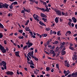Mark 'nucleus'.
<instances>
[{
    "label": "nucleus",
    "instance_id": "393cba45",
    "mask_svg": "<svg viewBox=\"0 0 77 77\" xmlns=\"http://www.w3.org/2000/svg\"><path fill=\"white\" fill-rule=\"evenodd\" d=\"M45 29H46V31H49L51 30L50 28H49V27L47 28L46 27Z\"/></svg>",
    "mask_w": 77,
    "mask_h": 77
},
{
    "label": "nucleus",
    "instance_id": "cd10ccee",
    "mask_svg": "<svg viewBox=\"0 0 77 77\" xmlns=\"http://www.w3.org/2000/svg\"><path fill=\"white\" fill-rule=\"evenodd\" d=\"M27 45H26L24 47H23V50H25V49H26H26H27Z\"/></svg>",
    "mask_w": 77,
    "mask_h": 77
},
{
    "label": "nucleus",
    "instance_id": "412c9836",
    "mask_svg": "<svg viewBox=\"0 0 77 77\" xmlns=\"http://www.w3.org/2000/svg\"><path fill=\"white\" fill-rule=\"evenodd\" d=\"M3 8V4L2 3H0V8Z\"/></svg>",
    "mask_w": 77,
    "mask_h": 77
},
{
    "label": "nucleus",
    "instance_id": "aec40b11",
    "mask_svg": "<svg viewBox=\"0 0 77 77\" xmlns=\"http://www.w3.org/2000/svg\"><path fill=\"white\" fill-rule=\"evenodd\" d=\"M55 21L56 23H58V22H59V20H58V18L57 17H56L55 19Z\"/></svg>",
    "mask_w": 77,
    "mask_h": 77
},
{
    "label": "nucleus",
    "instance_id": "680f3d73",
    "mask_svg": "<svg viewBox=\"0 0 77 77\" xmlns=\"http://www.w3.org/2000/svg\"><path fill=\"white\" fill-rule=\"evenodd\" d=\"M20 74H21V75L22 76H23V73H22L21 72H20Z\"/></svg>",
    "mask_w": 77,
    "mask_h": 77
},
{
    "label": "nucleus",
    "instance_id": "864d4df0",
    "mask_svg": "<svg viewBox=\"0 0 77 77\" xmlns=\"http://www.w3.org/2000/svg\"><path fill=\"white\" fill-rule=\"evenodd\" d=\"M23 10H24V11H25V12H27V10L26 9V8H25L23 7Z\"/></svg>",
    "mask_w": 77,
    "mask_h": 77
},
{
    "label": "nucleus",
    "instance_id": "6e6552de",
    "mask_svg": "<svg viewBox=\"0 0 77 77\" xmlns=\"http://www.w3.org/2000/svg\"><path fill=\"white\" fill-rule=\"evenodd\" d=\"M6 73L7 75H13L14 74V72L12 71H8L6 72Z\"/></svg>",
    "mask_w": 77,
    "mask_h": 77
},
{
    "label": "nucleus",
    "instance_id": "bb28decb",
    "mask_svg": "<svg viewBox=\"0 0 77 77\" xmlns=\"http://www.w3.org/2000/svg\"><path fill=\"white\" fill-rule=\"evenodd\" d=\"M62 55H65L66 54V51H63L62 53Z\"/></svg>",
    "mask_w": 77,
    "mask_h": 77
},
{
    "label": "nucleus",
    "instance_id": "473e14b6",
    "mask_svg": "<svg viewBox=\"0 0 77 77\" xmlns=\"http://www.w3.org/2000/svg\"><path fill=\"white\" fill-rule=\"evenodd\" d=\"M12 5L14 4V5H17L18 4V3H17V2H14L12 3Z\"/></svg>",
    "mask_w": 77,
    "mask_h": 77
},
{
    "label": "nucleus",
    "instance_id": "1a4fd4ad",
    "mask_svg": "<svg viewBox=\"0 0 77 77\" xmlns=\"http://www.w3.org/2000/svg\"><path fill=\"white\" fill-rule=\"evenodd\" d=\"M50 53L51 54H52L53 57H54L55 56H56V54H55V52H54V51L53 50H50Z\"/></svg>",
    "mask_w": 77,
    "mask_h": 77
},
{
    "label": "nucleus",
    "instance_id": "8fccbe9b",
    "mask_svg": "<svg viewBox=\"0 0 77 77\" xmlns=\"http://www.w3.org/2000/svg\"><path fill=\"white\" fill-rule=\"evenodd\" d=\"M27 59L28 61H30V59H29V57H28V56H27Z\"/></svg>",
    "mask_w": 77,
    "mask_h": 77
},
{
    "label": "nucleus",
    "instance_id": "5701e85b",
    "mask_svg": "<svg viewBox=\"0 0 77 77\" xmlns=\"http://www.w3.org/2000/svg\"><path fill=\"white\" fill-rule=\"evenodd\" d=\"M0 28H1L2 29H4V26L2 25L1 23H0Z\"/></svg>",
    "mask_w": 77,
    "mask_h": 77
},
{
    "label": "nucleus",
    "instance_id": "f3484780",
    "mask_svg": "<svg viewBox=\"0 0 77 77\" xmlns=\"http://www.w3.org/2000/svg\"><path fill=\"white\" fill-rule=\"evenodd\" d=\"M72 20L73 21L74 23H76L77 22V19L74 17L72 18Z\"/></svg>",
    "mask_w": 77,
    "mask_h": 77
},
{
    "label": "nucleus",
    "instance_id": "b1692460",
    "mask_svg": "<svg viewBox=\"0 0 77 77\" xmlns=\"http://www.w3.org/2000/svg\"><path fill=\"white\" fill-rule=\"evenodd\" d=\"M58 43H59L58 41H55L53 43V44H57Z\"/></svg>",
    "mask_w": 77,
    "mask_h": 77
},
{
    "label": "nucleus",
    "instance_id": "69168bd1",
    "mask_svg": "<svg viewBox=\"0 0 77 77\" xmlns=\"http://www.w3.org/2000/svg\"><path fill=\"white\" fill-rule=\"evenodd\" d=\"M60 20L61 22H62L63 21V19L62 18H60Z\"/></svg>",
    "mask_w": 77,
    "mask_h": 77
},
{
    "label": "nucleus",
    "instance_id": "052dcab7",
    "mask_svg": "<svg viewBox=\"0 0 77 77\" xmlns=\"http://www.w3.org/2000/svg\"><path fill=\"white\" fill-rule=\"evenodd\" d=\"M29 55V54H27V56L28 57H29V58H30V59H31V57H30V55Z\"/></svg>",
    "mask_w": 77,
    "mask_h": 77
},
{
    "label": "nucleus",
    "instance_id": "6e6d98bb",
    "mask_svg": "<svg viewBox=\"0 0 77 77\" xmlns=\"http://www.w3.org/2000/svg\"><path fill=\"white\" fill-rule=\"evenodd\" d=\"M71 23L70 22H69L68 23V25H69L70 26H71Z\"/></svg>",
    "mask_w": 77,
    "mask_h": 77
},
{
    "label": "nucleus",
    "instance_id": "37998d69",
    "mask_svg": "<svg viewBox=\"0 0 77 77\" xmlns=\"http://www.w3.org/2000/svg\"><path fill=\"white\" fill-rule=\"evenodd\" d=\"M30 67H31V68H32V69L33 68H35V67L33 66L30 65Z\"/></svg>",
    "mask_w": 77,
    "mask_h": 77
},
{
    "label": "nucleus",
    "instance_id": "39448f33",
    "mask_svg": "<svg viewBox=\"0 0 77 77\" xmlns=\"http://www.w3.org/2000/svg\"><path fill=\"white\" fill-rule=\"evenodd\" d=\"M65 44V42H63L60 43V47H59V49L60 50H62L63 47L64 45Z\"/></svg>",
    "mask_w": 77,
    "mask_h": 77
},
{
    "label": "nucleus",
    "instance_id": "0eeeda50",
    "mask_svg": "<svg viewBox=\"0 0 77 77\" xmlns=\"http://www.w3.org/2000/svg\"><path fill=\"white\" fill-rule=\"evenodd\" d=\"M33 53H34L33 51H32L31 52H29V53H28V54L32 58L34 59V58H35V57H34V56H33Z\"/></svg>",
    "mask_w": 77,
    "mask_h": 77
},
{
    "label": "nucleus",
    "instance_id": "a18cd8bd",
    "mask_svg": "<svg viewBox=\"0 0 77 77\" xmlns=\"http://www.w3.org/2000/svg\"><path fill=\"white\" fill-rule=\"evenodd\" d=\"M50 33L51 35H52V34H53V31L52 30H51Z\"/></svg>",
    "mask_w": 77,
    "mask_h": 77
},
{
    "label": "nucleus",
    "instance_id": "0e129e2a",
    "mask_svg": "<svg viewBox=\"0 0 77 77\" xmlns=\"http://www.w3.org/2000/svg\"><path fill=\"white\" fill-rule=\"evenodd\" d=\"M44 36L45 37H46V36H47V35L46 34H44Z\"/></svg>",
    "mask_w": 77,
    "mask_h": 77
},
{
    "label": "nucleus",
    "instance_id": "79ce46f5",
    "mask_svg": "<svg viewBox=\"0 0 77 77\" xmlns=\"http://www.w3.org/2000/svg\"><path fill=\"white\" fill-rule=\"evenodd\" d=\"M26 12L28 13H29V12H30V9H28L27 10Z\"/></svg>",
    "mask_w": 77,
    "mask_h": 77
},
{
    "label": "nucleus",
    "instance_id": "72a5a7b5",
    "mask_svg": "<svg viewBox=\"0 0 77 77\" xmlns=\"http://www.w3.org/2000/svg\"><path fill=\"white\" fill-rule=\"evenodd\" d=\"M50 69V67H46V70L47 71H49Z\"/></svg>",
    "mask_w": 77,
    "mask_h": 77
},
{
    "label": "nucleus",
    "instance_id": "423d86ee",
    "mask_svg": "<svg viewBox=\"0 0 77 77\" xmlns=\"http://www.w3.org/2000/svg\"><path fill=\"white\" fill-rule=\"evenodd\" d=\"M55 11L58 15H59V16L62 15V12L60 10H55Z\"/></svg>",
    "mask_w": 77,
    "mask_h": 77
},
{
    "label": "nucleus",
    "instance_id": "e433bc0d",
    "mask_svg": "<svg viewBox=\"0 0 77 77\" xmlns=\"http://www.w3.org/2000/svg\"><path fill=\"white\" fill-rule=\"evenodd\" d=\"M50 12V11L49 10V9H48V8H46L45 10V12Z\"/></svg>",
    "mask_w": 77,
    "mask_h": 77
},
{
    "label": "nucleus",
    "instance_id": "3c124183",
    "mask_svg": "<svg viewBox=\"0 0 77 77\" xmlns=\"http://www.w3.org/2000/svg\"><path fill=\"white\" fill-rule=\"evenodd\" d=\"M24 36H25V38H28V35H25Z\"/></svg>",
    "mask_w": 77,
    "mask_h": 77
},
{
    "label": "nucleus",
    "instance_id": "ea45409f",
    "mask_svg": "<svg viewBox=\"0 0 77 77\" xmlns=\"http://www.w3.org/2000/svg\"><path fill=\"white\" fill-rule=\"evenodd\" d=\"M19 32L20 33H23V30L21 29H20L19 31Z\"/></svg>",
    "mask_w": 77,
    "mask_h": 77
},
{
    "label": "nucleus",
    "instance_id": "13d9d810",
    "mask_svg": "<svg viewBox=\"0 0 77 77\" xmlns=\"http://www.w3.org/2000/svg\"><path fill=\"white\" fill-rule=\"evenodd\" d=\"M64 74H66V73H67V72L66 70H64Z\"/></svg>",
    "mask_w": 77,
    "mask_h": 77
},
{
    "label": "nucleus",
    "instance_id": "bf43d9fd",
    "mask_svg": "<svg viewBox=\"0 0 77 77\" xmlns=\"http://www.w3.org/2000/svg\"><path fill=\"white\" fill-rule=\"evenodd\" d=\"M70 47H72V46L73 45V44H72V43H70Z\"/></svg>",
    "mask_w": 77,
    "mask_h": 77
},
{
    "label": "nucleus",
    "instance_id": "dca6fc26",
    "mask_svg": "<svg viewBox=\"0 0 77 77\" xmlns=\"http://www.w3.org/2000/svg\"><path fill=\"white\" fill-rule=\"evenodd\" d=\"M25 30L26 31H28L29 32V31H31V30L29 29V27H26L25 28Z\"/></svg>",
    "mask_w": 77,
    "mask_h": 77
},
{
    "label": "nucleus",
    "instance_id": "c756f323",
    "mask_svg": "<svg viewBox=\"0 0 77 77\" xmlns=\"http://www.w3.org/2000/svg\"><path fill=\"white\" fill-rule=\"evenodd\" d=\"M60 33V31H58L57 32V35H58V36H60V35H61V33Z\"/></svg>",
    "mask_w": 77,
    "mask_h": 77
},
{
    "label": "nucleus",
    "instance_id": "c03bdc74",
    "mask_svg": "<svg viewBox=\"0 0 77 77\" xmlns=\"http://www.w3.org/2000/svg\"><path fill=\"white\" fill-rule=\"evenodd\" d=\"M34 59L35 60H36V61H38V59L36 58V57H35Z\"/></svg>",
    "mask_w": 77,
    "mask_h": 77
},
{
    "label": "nucleus",
    "instance_id": "f704fd0d",
    "mask_svg": "<svg viewBox=\"0 0 77 77\" xmlns=\"http://www.w3.org/2000/svg\"><path fill=\"white\" fill-rule=\"evenodd\" d=\"M18 38H19V39H23L24 38V37H23V36H19L18 37Z\"/></svg>",
    "mask_w": 77,
    "mask_h": 77
},
{
    "label": "nucleus",
    "instance_id": "2f4dec72",
    "mask_svg": "<svg viewBox=\"0 0 77 77\" xmlns=\"http://www.w3.org/2000/svg\"><path fill=\"white\" fill-rule=\"evenodd\" d=\"M42 20L44 21L45 22H46L47 21V19L45 18H42Z\"/></svg>",
    "mask_w": 77,
    "mask_h": 77
},
{
    "label": "nucleus",
    "instance_id": "a19ab883",
    "mask_svg": "<svg viewBox=\"0 0 77 77\" xmlns=\"http://www.w3.org/2000/svg\"><path fill=\"white\" fill-rule=\"evenodd\" d=\"M31 36H32V37L33 38H36V36L33 35V34L32 35H31Z\"/></svg>",
    "mask_w": 77,
    "mask_h": 77
},
{
    "label": "nucleus",
    "instance_id": "c9c22d12",
    "mask_svg": "<svg viewBox=\"0 0 77 77\" xmlns=\"http://www.w3.org/2000/svg\"><path fill=\"white\" fill-rule=\"evenodd\" d=\"M29 20H28L26 22V23L25 24V26H27V25H28V24H29Z\"/></svg>",
    "mask_w": 77,
    "mask_h": 77
},
{
    "label": "nucleus",
    "instance_id": "f8f14e48",
    "mask_svg": "<svg viewBox=\"0 0 77 77\" xmlns=\"http://www.w3.org/2000/svg\"><path fill=\"white\" fill-rule=\"evenodd\" d=\"M40 16L41 17H42L43 18H47V15L45 14L44 13H41L40 14Z\"/></svg>",
    "mask_w": 77,
    "mask_h": 77
},
{
    "label": "nucleus",
    "instance_id": "c85d7f7f",
    "mask_svg": "<svg viewBox=\"0 0 77 77\" xmlns=\"http://www.w3.org/2000/svg\"><path fill=\"white\" fill-rule=\"evenodd\" d=\"M59 47H57V48L55 49V51L56 52L57 51H59Z\"/></svg>",
    "mask_w": 77,
    "mask_h": 77
},
{
    "label": "nucleus",
    "instance_id": "4468645a",
    "mask_svg": "<svg viewBox=\"0 0 77 77\" xmlns=\"http://www.w3.org/2000/svg\"><path fill=\"white\" fill-rule=\"evenodd\" d=\"M27 63H29L30 65H33V66L35 65V64H33V61H32V60H31V61L29 62V61H27Z\"/></svg>",
    "mask_w": 77,
    "mask_h": 77
},
{
    "label": "nucleus",
    "instance_id": "6ab92c4d",
    "mask_svg": "<svg viewBox=\"0 0 77 77\" xmlns=\"http://www.w3.org/2000/svg\"><path fill=\"white\" fill-rule=\"evenodd\" d=\"M74 57H72L73 60H76L77 59V56L76 55H73Z\"/></svg>",
    "mask_w": 77,
    "mask_h": 77
},
{
    "label": "nucleus",
    "instance_id": "4c0bfd02",
    "mask_svg": "<svg viewBox=\"0 0 77 77\" xmlns=\"http://www.w3.org/2000/svg\"><path fill=\"white\" fill-rule=\"evenodd\" d=\"M69 48L70 50H74V48L71 47V46L69 47Z\"/></svg>",
    "mask_w": 77,
    "mask_h": 77
},
{
    "label": "nucleus",
    "instance_id": "5fc2aeb1",
    "mask_svg": "<svg viewBox=\"0 0 77 77\" xmlns=\"http://www.w3.org/2000/svg\"><path fill=\"white\" fill-rule=\"evenodd\" d=\"M50 44V42L49 41H48L47 42V45H49Z\"/></svg>",
    "mask_w": 77,
    "mask_h": 77
},
{
    "label": "nucleus",
    "instance_id": "f03ea898",
    "mask_svg": "<svg viewBox=\"0 0 77 77\" xmlns=\"http://www.w3.org/2000/svg\"><path fill=\"white\" fill-rule=\"evenodd\" d=\"M0 49L3 53H6V50L5 49V48L3 47L1 44H0Z\"/></svg>",
    "mask_w": 77,
    "mask_h": 77
},
{
    "label": "nucleus",
    "instance_id": "7c9ffc66",
    "mask_svg": "<svg viewBox=\"0 0 77 77\" xmlns=\"http://www.w3.org/2000/svg\"><path fill=\"white\" fill-rule=\"evenodd\" d=\"M69 33V34H68V35H70L71 34V32L70 31H67L66 32V33Z\"/></svg>",
    "mask_w": 77,
    "mask_h": 77
},
{
    "label": "nucleus",
    "instance_id": "4be33fe9",
    "mask_svg": "<svg viewBox=\"0 0 77 77\" xmlns=\"http://www.w3.org/2000/svg\"><path fill=\"white\" fill-rule=\"evenodd\" d=\"M13 4H11V5L9 6V8H10V9H13Z\"/></svg>",
    "mask_w": 77,
    "mask_h": 77
},
{
    "label": "nucleus",
    "instance_id": "49530a36",
    "mask_svg": "<svg viewBox=\"0 0 77 77\" xmlns=\"http://www.w3.org/2000/svg\"><path fill=\"white\" fill-rule=\"evenodd\" d=\"M47 58H48V59H52V60H53V59L51 58V57H48Z\"/></svg>",
    "mask_w": 77,
    "mask_h": 77
},
{
    "label": "nucleus",
    "instance_id": "7ed1b4c3",
    "mask_svg": "<svg viewBox=\"0 0 77 77\" xmlns=\"http://www.w3.org/2000/svg\"><path fill=\"white\" fill-rule=\"evenodd\" d=\"M26 45H28L27 47L28 48H30L31 46H32L33 45V43H30V40H28V42L26 43Z\"/></svg>",
    "mask_w": 77,
    "mask_h": 77
},
{
    "label": "nucleus",
    "instance_id": "338daca9",
    "mask_svg": "<svg viewBox=\"0 0 77 77\" xmlns=\"http://www.w3.org/2000/svg\"><path fill=\"white\" fill-rule=\"evenodd\" d=\"M48 47H49V48H50L51 49L52 48V46L51 45H49L48 46Z\"/></svg>",
    "mask_w": 77,
    "mask_h": 77
},
{
    "label": "nucleus",
    "instance_id": "4d7b16f0",
    "mask_svg": "<svg viewBox=\"0 0 77 77\" xmlns=\"http://www.w3.org/2000/svg\"><path fill=\"white\" fill-rule=\"evenodd\" d=\"M43 5H47V3L45 2H43Z\"/></svg>",
    "mask_w": 77,
    "mask_h": 77
},
{
    "label": "nucleus",
    "instance_id": "603ef678",
    "mask_svg": "<svg viewBox=\"0 0 77 77\" xmlns=\"http://www.w3.org/2000/svg\"><path fill=\"white\" fill-rule=\"evenodd\" d=\"M62 14V15H64L65 14V13H64V12H63V11H62V13L61 14Z\"/></svg>",
    "mask_w": 77,
    "mask_h": 77
},
{
    "label": "nucleus",
    "instance_id": "20e7f679",
    "mask_svg": "<svg viewBox=\"0 0 77 77\" xmlns=\"http://www.w3.org/2000/svg\"><path fill=\"white\" fill-rule=\"evenodd\" d=\"M33 18L36 21H39V17L38 15H36L35 14H34L33 15Z\"/></svg>",
    "mask_w": 77,
    "mask_h": 77
},
{
    "label": "nucleus",
    "instance_id": "9b49d317",
    "mask_svg": "<svg viewBox=\"0 0 77 77\" xmlns=\"http://www.w3.org/2000/svg\"><path fill=\"white\" fill-rule=\"evenodd\" d=\"M9 6V5L7 4L6 3H5V4H3V8H6V9H8V6Z\"/></svg>",
    "mask_w": 77,
    "mask_h": 77
},
{
    "label": "nucleus",
    "instance_id": "f257e3e1",
    "mask_svg": "<svg viewBox=\"0 0 77 77\" xmlns=\"http://www.w3.org/2000/svg\"><path fill=\"white\" fill-rule=\"evenodd\" d=\"M0 65H3L5 69H6V62L4 61H2L1 63H0Z\"/></svg>",
    "mask_w": 77,
    "mask_h": 77
},
{
    "label": "nucleus",
    "instance_id": "9d476101",
    "mask_svg": "<svg viewBox=\"0 0 77 77\" xmlns=\"http://www.w3.org/2000/svg\"><path fill=\"white\" fill-rule=\"evenodd\" d=\"M20 52L19 51H17L15 52V55L16 56L18 57H20V55H19V53Z\"/></svg>",
    "mask_w": 77,
    "mask_h": 77
},
{
    "label": "nucleus",
    "instance_id": "e2e57ef3",
    "mask_svg": "<svg viewBox=\"0 0 77 77\" xmlns=\"http://www.w3.org/2000/svg\"><path fill=\"white\" fill-rule=\"evenodd\" d=\"M4 43L5 44H7V42H6V41L5 40L4 41Z\"/></svg>",
    "mask_w": 77,
    "mask_h": 77
},
{
    "label": "nucleus",
    "instance_id": "ddd939ff",
    "mask_svg": "<svg viewBox=\"0 0 77 77\" xmlns=\"http://www.w3.org/2000/svg\"><path fill=\"white\" fill-rule=\"evenodd\" d=\"M65 66H67V67H69V64L67 62V61L65 60Z\"/></svg>",
    "mask_w": 77,
    "mask_h": 77
},
{
    "label": "nucleus",
    "instance_id": "774afa93",
    "mask_svg": "<svg viewBox=\"0 0 77 77\" xmlns=\"http://www.w3.org/2000/svg\"><path fill=\"white\" fill-rule=\"evenodd\" d=\"M75 28H76V29H77V25L75 24Z\"/></svg>",
    "mask_w": 77,
    "mask_h": 77
},
{
    "label": "nucleus",
    "instance_id": "a878e982",
    "mask_svg": "<svg viewBox=\"0 0 77 77\" xmlns=\"http://www.w3.org/2000/svg\"><path fill=\"white\" fill-rule=\"evenodd\" d=\"M56 67L58 69V70H60V69H59V64H56Z\"/></svg>",
    "mask_w": 77,
    "mask_h": 77
},
{
    "label": "nucleus",
    "instance_id": "de8ad7c7",
    "mask_svg": "<svg viewBox=\"0 0 77 77\" xmlns=\"http://www.w3.org/2000/svg\"><path fill=\"white\" fill-rule=\"evenodd\" d=\"M29 33H30V34H31V35H33V33L32 32H31V31H29Z\"/></svg>",
    "mask_w": 77,
    "mask_h": 77
},
{
    "label": "nucleus",
    "instance_id": "a211bd4d",
    "mask_svg": "<svg viewBox=\"0 0 77 77\" xmlns=\"http://www.w3.org/2000/svg\"><path fill=\"white\" fill-rule=\"evenodd\" d=\"M38 9H39V10H41V11H43V12H45V9L44 8H38Z\"/></svg>",
    "mask_w": 77,
    "mask_h": 77
},
{
    "label": "nucleus",
    "instance_id": "09e8293b",
    "mask_svg": "<svg viewBox=\"0 0 77 77\" xmlns=\"http://www.w3.org/2000/svg\"><path fill=\"white\" fill-rule=\"evenodd\" d=\"M45 53L48 54H50V53L49 52H48L47 51H45Z\"/></svg>",
    "mask_w": 77,
    "mask_h": 77
},
{
    "label": "nucleus",
    "instance_id": "58836bf2",
    "mask_svg": "<svg viewBox=\"0 0 77 77\" xmlns=\"http://www.w3.org/2000/svg\"><path fill=\"white\" fill-rule=\"evenodd\" d=\"M3 38V34L0 33V38Z\"/></svg>",
    "mask_w": 77,
    "mask_h": 77
},
{
    "label": "nucleus",
    "instance_id": "2eb2a0df",
    "mask_svg": "<svg viewBox=\"0 0 77 77\" xmlns=\"http://www.w3.org/2000/svg\"><path fill=\"white\" fill-rule=\"evenodd\" d=\"M39 24H40V25H41V26H45L46 27V25H45V24L44 23H43V22H42V21H39Z\"/></svg>",
    "mask_w": 77,
    "mask_h": 77
}]
</instances>
